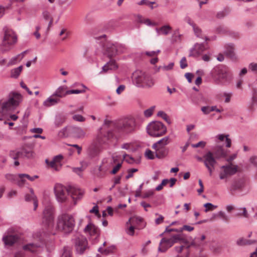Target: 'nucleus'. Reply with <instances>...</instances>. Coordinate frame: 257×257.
Instances as JSON below:
<instances>
[{"mask_svg":"<svg viewBox=\"0 0 257 257\" xmlns=\"http://www.w3.org/2000/svg\"><path fill=\"white\" fill-rule=\"evenodd\" d=\"M23 100L22 95L18 93L12 92L9 95L8 99L0 103V120L9 113L13 111Z\"/></svg>","mask_w":257,"mask_h":257,"instance_id":"1","label":"nucleus"},{"mask_svg":"<svg viewBox=\"0 0 257 257\" xmlns=\"http://www.w3.org/2000/svg\"><path fill=\"white\" fill-rule=\"evenodd\" d=\"M114 126L110 121L105 120L103 126L99 130L96 140L99 145L107 143V142L113 138V133L111 129Z\"/></svg>","mask_w":257,"mask_h":257,"instance_id":"2","label":"nucleus"},{"mask_svg":"<svg viewBox=\"0 0 257 257\" xmlns=\"http://www.w3.org/2000/svg\"><path fill=\"white\" fill-rule=\"evenodd\" d=\"M132 80L138 87H151L154 85L153 78L141 70H136L133 73Z\"/></svg>","mask_w":257,"mask_h":257,"instance_id":"3","label":"nucleus"},{"mask_svg":"<svg viewBox=\"0 0 257 257\" xmlns=\"http://www.w3.org/2000/svg\"><path fill=\"white\" fill-rule=\"evenodd\" d=\"M75 226V219L72 215L64 214L58 218L57 227L65 233L71 232Z\"/></svg>","mask_w":257,"mask_h":257,"instance_id":"4","label":"nucleus"},{"mask_svg":"<svg viewBox=\"0 0 257 257\" xmlns=\"http://www.w3.org/2000/svg\"><path fill=\"white\" fill-rule=\"evenodd\" d=\"M169 143V137H165L153 145L152 148L155 151L156 158L163 159L168 155L169 149L166 146Z\"/></svg>","mask_w":257,"mask_h":257,"instance_id":"5","label":"nucleus"},{"mask_svg":"<svg viewBox=\"0 0 257 257\" xmlns=\"http://www.w3.org/2000/svg\"><path fill=\"white\" fill-rule=\"evenodd\" d=\"M17 41V38L15 33L11 30H6L5 31V35L1 47L2 52H6L10 51Z\"/></svg>","mask_w":257,"mask_h":257,"instance_id":"6","label":"nucleus"},{"mask_svg":"<svg viewBox=\"0 0 257 257\" xmlns=\"http://www.w3.org/2000/svg\"><path fill=\"white\" fill-rule=\"evenodd\" d=\"M148 134L154 137H159L166 134L167 128L166 126L160 121H152L147 127Z\"/></svg>","mask_w":257,"mask_h":257,"instance_id":"7","label":"nucleus"},{"mask_svg":"<svg viewBox=\"0 0 257 257\" xmlns=\"http://www.w3.org/2000/svg\"><path fill=\"white\" fill-rule=\"evenodd\" d=\"M212 72L214 78L221 82H228L231 78V75L228 68L224 65L216 66Z\"/></svg>","mask_w":257,"mask_h":257,"instance_id":"8","label":"nucleus"},{"mask_svg":"<svg viewBox=\"0 0 257 257\" xmlns=\"http://www.w3.org/2000/svg\"><path fill=\"white\" fill-rule=\"evenodd\" d=\"M136 126V120L134 117H131L123 120L115 127V131L128 134L135 131Z\"/></svg>","mask_w":257,"mask_h":257,"instance_id":"9","label":"nucleus"},{"mask_svg":"<svg viewBox=\"0 0 257 257\" xmlns=\"http://www.w3.org/2000/svg\"><path fill=\"white\" fill-rule=\"evenodd\" d=\"M181 239L180 235H173L170 238H163L160 242L158 251L162 252H165L168 248L173 245L175 243Z\"/></svg>","mask_w":257,"mask_h":257,"instance_id":"10","label":"nucleus"},{"mask_svg":"<svg viewBox=\"0 0 257 257\" xmlns=\"http://www.w3.org/2000/svg\"><path fill=\"white\" fill-rule=\"evenodd\" d=\"M238 166L233 165L232 163L222 166L220 167V171L219 172V179L220 180H227V179L235 174L237 172Z\"/></svg>","mask_w":257,"mask_h":257,"instance_id":"11","label":"nucleus"},{"mask_svg":"<svg viewBox=\"0 0 257 257\" xmlns=\"http://www.w3.org/2000/svg\"><path fill=\"white\" fill-rule=\"evenodd\" d=\"M81 86L83 88V89H76V90H66V88L65 86H60L58 88L55 92L53 93V96L61 98L65 96L66 95L71 94H79L84 93L85 92V89L86 87L83 84L81 85Z\"/></svg>","mask_w":257,"mask_h":257,"instance_id":"12","label":"nucleus"},{"mask_svg":"<svg viewBox=\"0 0 257 257\" xmlns=\"http://www.w3.org/2000/svg\"><path fill=\"white\" fill-rule=\"evenodd\" d=\"M54 208L51 204L45 206L42 214V222L46 225L51 224L54 220Z\"/></svg>","mask_w":257,"mask_h":257,"instance_id":"13","label":"nucleus"},{"mask_svg":"<svg viewBox=\"0 0 257 257\" xmlns=\"http://www.w3.org/2000/svg\"><path fill=\"white\" fill-rule=\"evenodd\" d=\"M54 192L57 201L59 202H65L69 194V191L61 184H56L54 187Z\"/></svg>","mask_w":257,"mask_h":257,"instance_id":"14","label":"nucleus"},{"mask_svg":"<svg viewBox=\"0 0 257 257\" xmlns=\"http://www.w3.org/2000/svg\"><path fill=\"white\" fill-rule=\"evenodd\" d=\"M74 243L76 252L79 254L83 253L87 248V239L82 235H80L76 237L75 238Z\"/></svg>","mask_w":257,"mask_h":257,"instance_id":"15","label":"nucleus"},{"mask_svg":"<svg viewBox=\"0 0 257 257\" xmlns=\"http://www.w3.org/2000/svg\"><path fill=\"white\" fill-rule=\"evenodd\" d=\"M100 145L97 142H93L87 147L86 154L89 158L92 159L99 155L101 152Z\"/></svg>","mask_w":257,"mask_h":257,"instance_id":"16","label":"nucleus"},{"mask_svg":"<svg viewBox=\"0 0 257 257\" xmlns=\"http://www.w3.org/2000/svg\"><path fill=\"white\" fill-rule=\"evenodd\" d=\"M83 194L84 191L82 190L74 187L71 188L69 191V194L71 196L74 205L82 199Z\"/></svg>","mask_w":257,"mask_h":257,"instance_id":"17","label":"nucleus"},{"mask_svg":"<svg viewBox=\"0 0 257 257\" xmlns=\"http://www.w3.org/2000/svg\"><path fill=\"white\" fill-rule=\"evenodd\" d=\"M104 55L109 58H112L116 55L115 43L110 42H107L104 47Z\"/></svg>","mask_w":257,"mask_h":257,"instance_id":"18","label":"nucleus"},{"mask_svg":"<svg viewBox=\"0 0 257 257\" xmlns=\"http://www.w3.org/2000/svg\"><path fill=\"white\" fill-rule=\"evenodd\" d=\"M205 50V46L203 44L196 43L194 47L190 49L189 56L197 57L199 56Z\"/></svg>","mask_w":257,"mask_h":257,"instance_id":"19","label":"nucleus"},{"mask_svg":"<svg viewBox=\"0 0 257 257\" xmlns=\"http://www.w3.org/2000/svg\"><path fill=\"white\" fill-rule=\"evenodd\" d=\"M203 163L205 166H215L217 163L216 158L213 156V153L210 151L206 153L203 156Z\"/></svg>","mask_w":257,"mask_h":257,"instance_id":"20","label":"nucleus"},{"mask_svg":"<svg viewBox=\"0 0 257 257\" xmlns=\"http://www.w3.org/2000/svg\"><path fill=\"white\" fill-rule=\"evenodd\" d=\"M85 233H88L90 236L97 237L99 235V229L91 223H88L84 229Z\"/></svg>","mask_w":257,"mask_h":257,"instance_id":"21","label":"nucleus"},{"mask_svg":"<svg viewBox=\"0 0 257 257\" xmlns=\"http://www.w3.org/2000/svg\"><path fill=\"white\" fill-rule=\"evenodd\" d=\"M71 132L73 137L77 139H83L86 135L84 130L80 127H72Z\"/></svg>","mask_w":257,"mask_h":257,"instance_id":"22","label":"nucleus"},{"mask_svg":"<svg viewBox=\"0 0 257 257\" xmlns=\"http://www.w3.org/2000/svg\"><path fill=\"white\" fill-rule=\"evenodd\" d=\"M56 96H53V94L49 97L46 100L43 102V105L45 107H49L53 105H55L60 102V99L56 98Z\"/></svg>","mask_w":257,"mask_h":257,"instance_id":"23","label":"nucleus"},{"mask_svg":"<svg viewBox=\"0 0 257 257\" xmlns=\"http://www.w3.org/2000/svg\"><path fill=\"white\" fill-rule=\"evenodd\" d=\"M117 68V65L115 61L113 60H111L102 67V70L100 72V74L106 73L109 70H115Z\"/></svg>","mask_w":257,"mask_h":257,"instance_id":"24","label":"nucleus"},{"mask_svg":"<svg viewBox=\"0 0 257 257\" xmlns=\"http://www.w3.org/2000/svg\"><path fill=\"white\" fill-rule=\"evenodd\" d=\"M18 239V237L17 235H5L3 237V240L4 243L7 245H12Z\"/></svg>","mask_w":257,"mask_h":257,"instance_id":"25","label":"nucleus"},{"mask_svg":"<svg viewBox=\"0 0 257 257\" xmlns=\"http://www.w3.org/2000/svg\"><path fill=\"white\" fill-rule=\"evenodd\" d=\"M19 153L21 154L20 159H30L34 156L33 152L30 149L23 148L19 150Z\"/></svg>","mask_w":257,"mask_h":257,"instance_id":"26","label":"nucleus"},{"mask_svg":"<svg viewBox=\"0 0 257 257\" xmlns=\"http://www.w3.org/2000/svg\"><path fill=\"white\" fill-rule=\"evenodd\" d=\"M172 28L169 25H165L160 28H156V31L158 35L163 34L165 35H168L170 31L171 30Z\"/></svg>","mask_w":257,"mask_h":257,"instance_id":"27","label":"nucleus"},{"mask_svg":"<svg viewBox=\"0 0 257 257\" xmlns=\"http://www.w3.org/2000/svg\"><path fill=\"white\" fill-rule=\"evenodd\" d=\"M116 55L119 54L125 53L127 52V48L125 45L115 43Z\"/></svg>","mask_w":257,"mask_h":257,"instance_id":"28","label":"nucleus"},{"mask_svg":"<svg viewBox=\"0 0 257 257\" xmlns=\"http://www.w3.org/2000/svg\"><path fill=\"white\" fill-rule=\"evenodd\" d=\"M39 245L35 244L34 243H29L23 246V249L25 250H29L31 252H36L37 251L38 248L40 247Z\"/></svg>","mask_w":257,"mask_h":257,"instance_id":"29","label":"nucleus"},{"mask_svg":"<svg viewBox=\"0 0 257 257\" xmlns=\"http://www.w3.org/2000/svg\"><path fill=\"white\" fill-rule=\"evenodd\" d=\"M243 184L242 182L240 181H235L233 182L229 188V190L233 192L234 191H235L236 190H239L241 189L242 187Z\"/></svg>","mask_w":257,"mask_h":257,"instance_id":"30","label":"nucleus"},{"mask_svg":"<svg viewBox=\"0 0 257 257\" xmlns=\"http://www.w3.org/2000/svg\"><path fill=\"white\" fill-rule=\"evenodd\" d=\"M43 17L45 21H49L48 26L47 30H49L50 28L52 26L53 23V18L51 16L49 12L48 11H44L42 14Z\"/></svg>","mask_w":257,"mask_h":257,"instance_id":"31","label":"nucleus"},{"mask_svg":"<svg viewBox=\"0 0 257 257\" xmlns=\"http://www.w3.org/2000/svg\"><path fill=\"white\" fill-rule=\"evenodd\" d=\"M234 46L233 44H229L226 46V50L224 53L230 58H233L234 56Z\"/></svg>","mask_w":257,"mask_h":257,"instance_id":"32","label":"nucleus"},{"mask_svg":"<svg viewBox=\"0 0 257 257\" xmlns=\"http://www.w3.org/2000/svg\"><path fill=\"white\" fill-rule=\"evenodd\" d=\"M229 135H224L223 134H220L217 136V138L218 140L220 141H223L224 138H225V146L227 148H229L231 146V140L228 138Z\"/></svg>","mask_w":257,"mask_h":257,"instance_id":"33","label":"nucleus"},{"mask_svg":"<svg viewBox=\"0 0 257 257\" xmlns=\"http://www.w3.org/2000/svg\"><path fill=\"white\" fill-rule=\"evenodd\" d=\"M23 69V66H20L11 70V76L13 78H17L20 75Z\"/></svg>","mask_w":257,"mask_h":257,"instance_id":"34","label":"nucleus"},{"mask_svg":"<svg viewBox=\"0 0 257 257\" xmlns=\"http://www.w3.org/2000/svg\"><path fill=\"white\" fill-rule=\"evenodd\" d=\"M214 155L215 158L216 159H220L224 157L225 156V153L221 147H219L215 151L213 156Z\"/></svg>","mask_w":257,"mask_h":257,"instance_id":"35","label":"nucleus"},{"mask_svg":"<svg viewBox=\"0 0 257 257\" xmlns=\"http://www.w3.org/2000/svg\"><path fill=\"white\" fill-rule=\"evenodd\" d=\"M194 33L196 37L203 39V37L202 34L201 29L197 26V25H195L193 28Z\"/></svg>","mask_w":257,"mask_h":257,"instance_id":"36","label":"nucleus"},{"mask_svg":"<svg viewBox=\"0 0 257 257\" xmlns=\"http://www.w3.org/2000/svg\"><path fill=\"white\" fill-rule=\"evenodd\" d=\"M20 155L21 154L19 153V150H12L9 153L10 157L14 160L19 159Z\"/></svg>","mask_w":257,"mask_h":257,"instance_id":"37","label":"nucleus"},{"mask_svg":"<svg viewBox=\"0 0 257 257\" xmlns=\"http://www.w3.org/2000/svg\"><path fill=\"white\" fill-rule=\"evenodd\" d=\"M253 242V241H251L250 240H247L243 238H240L237 240L236 243L238 245H246V244H250L252 243Z\"/></svg>","mask_w":257,"mask_h":257,"instance_id":"38","label":"nucleus"},{"mask_svg":"<svg viewBox=\"0 0 257 257\" xmlns=\"http://www.w3.org/2000/svg\"><path fill=\"white\" fill-rule=\"evenodd\" d=\"M18 176L19 177H25V178H27V179L31 181H33L36 179H37L39 177L37 175H34L31 177L29 175L27 174H19Z\"/></svg>","mask_w":257,"mask_h":257,"instance_id":"39","label":"nucleus"},{"mask_svg":"<svg viewBox=\"0 0 257 257\" xmlns=\"http://www.w3.org/2000/svg\"><path fill=\"white\" fill-rule=\"evenodd\" d=\"M61 257H72V252L68 247H64L63 252Z\"/></svg>","mask_w":257,"mask_h":257,"instance_id":"40","label":"nucleus"},{"mask_svg":"<svg viewBox=\"0 0 257 257\" xmlns=\"http://www.w3.org/2000/svg\"><path fill=\"white\" fill-rule=\"evenodd\" d=\"M46 163L51 168L54 169L56 171H59L58 169L57 164L52 160L51 161H49L48 159H46L45 160Z\"/></svg>","mask_w":257,"mask_h":257,"instance_id":"41","label":"nucleus"},{"mask_svg":"<svg viewBox=\"0 0 257 257\" xmlns=\"http://www.w3.org/2000/svg\"><path fill=\"white\" fill-rule=\"evenodd\" d=\"M123 159L129 164H133L135 162V159L132 157L125 153L123 155Z\"/></svg>","mask_w":257,"mask_h":257,"instance_id":"42","label":"nucleus"},{"mask_svg":"<svg viewBox=\"0 0 257 257\" xmlns=\"http://www.w3.org/2000/svg\"><path fill=\"white\" fill-rule=\"evenodd\" d=\"M145 155L148 159L151 160L155 159L156 157L155 151L153 152L149 149L146 151Z\"/></svg>","mask_w":257,"mask_h":257,"instance_id":"43","label":"nucleus"},{"mask_svg":"<svg viewBox=\"0 0 257 257\" xmlns=\"http://www.w3.org/2000/svg\"><path fill=\"white\" fill-rule=\"evenodd\" d=\"M204 206L206 208L205 212H207L209 210H213L217 208V206L214 205L211 203H207L204 205Z\"/></svg>","mask_w":257,"mask_h":257,"instance_id":"44","label":"nucleus"},{"mask_svg":"<svg viewBox=\"0 0 257 257\" xmlns=\"http://www.w3.org/2000/svg\"><path fill=\"white\" fill-rule=\"evenodd\" d=\"M155 106H153L151 107L150 108H149V109H146L144 111L145 116L147 117H150L153 114V113L155 109Z\"/></svg>","mask_w":257,"mask_h":257,"instance_id":"45","label":"nucleus"},{"mask_svg":"<svg viewBox=\"0 0 257 257\" xmlns=\"http://www.w3.org/2000/svg\"><path fill=\"white\" fill-rule=\"evenodd\" d=\"M205 239V236L204 235H202L201 237H196L195 238L194 243L196 245L200 246L202 244L201 243L202 241H203Z\"/></svg>","mask_w":257,"mask_h":257,"instance_id":"46","label":"nucleus"},{"mask_svg":"<svg viewBox=\"0 0 257 257\" xmlns=\"http://www.w3.org/2000/svg\"><path fill=\"white\" fill-rule=\"evenodd\" d=\"M239 210H242V212H241V214H236L235 216H243L245 218H248L249 217V215L247 213V210L246 208L243 207V208H240L239 209Z\"/></svg>","mask_w":257,"mask_h":257,"instance_id":"47","label":"nucleus"},{"mask_svg":"<svg viewBox=\"0 0 257 257\" xmlns=\"http://www.w3.org/2000/svg\"><path fill=\"white\" fill-rule=\"evenodd\" d=\"M157 115L158 116L161 117L163 119H164L165 120H166L168 123H170V122L169 121V119L168 118V116L167 114L164 111H159L157 113Z\"/></svg>","mask_w":257,"mask_h":257,"instance_id":"48","label":"nucleus"},{"mask_svg":"<svg viewBox=\"0 0 257 257\" xmlns=\"http://www.w3.org/2000/svg\"><path fill=\"white\" fill-rule=\"evenodd\" d=\"M121 166H122V162L117 163V165L113 168L112 170L110 172V173L112 174H116L118 172V171L120 169Z\"/></svg>","mask_w":257,"mask_h":257,"instance_id":"49","label":"nucleus"},{"mask_svg":"<svg viewBox=\"0 0 257 257\" xmlns=\"http://www.w3.org/2000/svg\"><path fill=\"white\" fill-rule=\"evenodd\" d=\"M206 145V142L204 141H200L197 144H192L191 146L193 148L201 147L202 148H204Z\"/></svg>","mask_w":257,"mask_h":257,"instance_id":"50","label":"nucleus"},{"mask_svg":"<svg viewBox=\"0 0 257 257\" xmlns=\"http://www.w3.org/2000/svg\"><path fill=\"white\" fill-rule=\"evenodd\" d=\"M201 110L205 115L208 114L211 112L210 110V106H202L201 108Z\"/></svg>","mask_w":257,"mask_h":257,"instance_id":"51","label":"nucleus"},{"mask_svg":"<svg viewBox=\"0 0 257 257\" xmlns=\"http://www.w3.org/2000/svg\"><path fill=\"white\" fill-rule=\"evenodd\" d=\"M137 171H138V169H135V168L128 169L127 170L128 174L125 177L126 179H128L132 177L133 176V173L135 172H136Z\"/></svg>","mask_w":257,"mask_h":257,"instance_id":"52","label":"nucleus"},{"mask_svg":"<svg viewBox=\"0 0 257 257\" xmlns=\"http://www.w3.org/2000/svg\"><path fill=\"white\" fill-rule=\"evenodd\" d=\"M184 230L190 232L194 230V227L189 225H184L182 227L180 228L179 231H180L181 232Z\"/></svg>","mask_w":257,"mask_h":257,"instance_id":"53","label":"nucleus"},{"mask_svg":"<svg viewBox=\"0 0 257 257\" xmlns=\"http://www.w3.org/2000/svg\"><path fill=\"white\" fill-rule=\"evenodd\" d=\"M5 178L7 180L11 182H13L15 181L16 176L12 174H7L5 175Z\"/></svg>","mask_w":257,"mask_h":257,"instance_id":"54","label":"nucleus"},{"mask_svg":"<svg viewBox=\"0 0 257 257\" xmlns=\"http://www.w3.org/2000/svg\"><path fill=\"white\" fill-rule=\"evenodd\" d=\"M89 212L91 213H94L96 216H100L98 207L97 205H95L91 209H90Z\"/></svg>","mask_w":257,"mask_h":257,"instance_id":"55","label":"nucleus"},{"mask_svg":"<svg viewBox=\"0 0 257 257\" xmlns=\"http://www.w3.org/2000/svg\"><path fill=\"white\" fill-rule=\"evenodd\" d=\"M161 51L160 50H158L157 51H147L145 54L149 56L152 57L154 56H156L158 54L160 53Z\"/></svg>","mask_w":257,"mask_h":257,"instance_id":"56","label":"nucleus"},{"mask_svg":"<svg viewBox=\"0 0 257 257\" xmlns=\"http://www.w3.org/2000/svg\"><path fill=\"white\" fill-rule=\"evenodd\" d=\"M180 67L182 69H184L187 67L188 65L187 63L186 59L185 57H183L180 61Z\"/></svg>","mask_w":257,"mask_h":257,"instance_id":"57","label":"nucleus"},{"mask_svg":"<svg viewBox=\"0 0 257 257\" xmlns=\"http://www.w3.org/2000/svg\"><path fill=\"white\" fill-rule=\"evenodd\" d=\"M154 192L152 190H149L145 193L142 196L143 198H147L153 195Z\"/></svg>","mask_w":257,"mask_h":257,"instance_id":"58","label":"nucleus"},{"mask_svg":"<svg viewBox=\"0 0 257 257\" xmlns=\"http://www.w3.org/2000/svg\"><path fill=\"white\" fill-rule=\"evenodd\" d=\"M19 59H20V58L19 56H18V55L15 57H13L8 63V66L16 64L17 60Z\"/></svg>","mask_w":257,"mask_h":257,"instance_id":"59","label":"nucleus"},{"mask_svg":"<svg viewBox=\"0 0 257 257\" xmlns=\"http://www.w3.org/2000/svg\"><path fill=\"white\" fill-rule=\"evenodd\" d=\"M73 118L76 121L82 122L85 120V118L81 115L76 114L73 115Z\"/></svg>","mask_w":257,"mask_h":257,"instance_id":"60","label":"nucleus"},{"mask_svg":"<svg viewBox=\"0 0 257 257\" xmlns=\"http://www.w3.org/2000/svg\"><path fill=\"white\" fill-rule=\"evenodd\" d=\"M72 171L73 172L76 173L79 176H81V173L82 172H83L84 170H83L82 168L80 167H75L72 168Z\"/></svg>","mask_w":257,"mask_h":257,"instance_id":"61","label":"nucleus"},{"mask_svg":"<svg viewBox=\"0 0 257 257\" xmlns=\"http://www.w3.org/2000/svg\"><path fill=\"white\" fill-rule=\"evenodd\" d=\"M219 216L224 220L227 221L228 220V217L223 211H219L218 212Z\"/></svg>","mask_w":257,"mask_h":257,"instance_id":"62","label":"nucleus"},{"mask_svg":"<svg viewBox=\"0 0 257 257\" xmlns=\"http://www.w3.org/2000/svg\"><path fill=\"white\" fill-rule=\"evenodd\" d=\"M249 69L257 72V63H251L248 66Z\"/></svg>","mask_w":257,"mask_h":257,"instance_id":"63","label":"nucleus"},{"mask_svg":"<svg viewBox=\"0 0 257 257\" xmlns=\"http://www.w3.org/2000/svg\"><path fill=\"white\" fill-rule=\"evenodd\" d=\"M250 162L257 167V156H252L249 159Z\"/></svg>","mask_w":257,"mask_h":257,"instance_id":"64","label":"nucleus"}]
</instances>
